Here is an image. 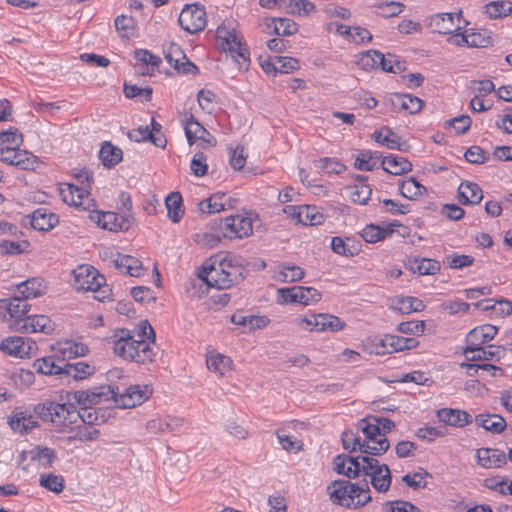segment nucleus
<instances>
[{
  "mask_svg": "<svg viewBox=\"0 0 512 512\" xmlns=\"http://www.w3.org/2000/svg\"><path fill=\"white\" fill-rule=\"evenodd\" d=\"M357 456L339 454L333 459V469L337 474L344 475L347 480H335L327 486V493L333 504L347 509H358L371 501L369 482H351L360 476Z\"/></svg>",
  "mask_w": 512,
  "mask_h": 512,
  "instance_id": "1",
  "label": "nucleus"
},
{
  "mask_svg": "<svg viewBox=\"0 0 512 512\" xmlns=\"http://www.w3.org/2000/svg\"><path fill=\"white\" fill-rule=\"evenodd\" d=\"M139 330L135 339L128 329H119L113 335V350L116 355L124 360L133 361L139 364L152 363L156 360L157 353L145 341L149 339L155 343L156 334L148 320H142L138 326Z\"/></svg>",
  "mask_w": 512,
  "mask_h": 512,
  "instance_id": "2",
  "label": "nucleus"
},
{
  "mask_svg": "<svg viewBox=\"0 0 512 512\" xmlns=\"http://www.w3.org/2000/svg\"><path fill=\"white\" fill-rule=\"evenodd\" d=\"M245 268L232 255L218 254L204 262L198 274L209 287L228 289L244 279Z\"/></svg>",
  "mask_w": 512,
  "mask_h": 512,
  "instance_id": "3",
  "label": "nucleus"
},
{
  "mask_svg": "<svg viewBox=\"0 0 512 512\" xmlns=\"http://www.w3.org/2000/svg\"><path fill=\"white\" fill-rule=\"evenodd\" d=\"M34 413L43 421L51 422L64 431L78 419H81V406L79 410L72 403H58L55 401H45L34 406Z\"/></svg>",
  "mask_w": 512,
  "mask_h": 512,
  "instance_id": "4",
  "label": "nucleus"
},
{
  "mask_svg": "<svg viewBox=\"0 0 512 512\" xmlns=\"http://www.w3.org/2000/svg\"><path fill=\"white\" fill-rule=\"evenodd\" d=\"M73 286L77 291L95 292V299L104 302L111 296V288L106 284V278L89 264L79 265L73 270Z\"/></svg>",
  "mask_w": 512,
  "mask_h": 512,
  "instance_id": "5",
  "label": "nucleus"
},
{
  "mask_svg": "<svg viewBox=\"0 0 512 512\" xmlns=\"http://www.w3.org/2000/svg\"><path fill=\"white\" fill-rule=\"evenodd\" d=\"M342 446L349 452L360 451L362 454H368L372 456H381L386 453L390 448V442L388 438L381 439L376 446L364 444L362 438L359 435V431L356 430H345L341 434Z\"/></svg>",
  "mask_w": 512,
  "mask_h": 512,
  "instance_id": "6",
  "label": "nucleus"
},
{
  "mask_svg": "<svg viewBox=\"0 0 512 512\" xmlns=\"http://www.w3.org/2000/svg\"><path fill=\"white\" fill-rule=\"evenodd\" d=\"M118 395V386L101 385L91 390H77L68 393V400H74L78 405L93 407L103 401L113 400Z\"/></svg>",
  "mask_w": 512,
  "mask_h": 512,
  "instance_id": "7",
  "label": "nucleus"
},
{
  "mask_svg": "<svg viewBox=\"0 0 512 512\" xmlns=\"http://www.w3.org/2000/svg\"><path fill=\"white\" fill-rule=\"evenodd\" d=\"M178 23L190 34L203 31L207 25V14L204 5L200 3L186 4L181 10Z\"/></svg>",
  "mask_w": 512,
  "mask_h": 512,
  "instance_id": "8",
  "label": "nucleus"
},
{
  "mask_svg": "<svg viewBox=\"0 0 512 512\" xmlns=\"http://www.w3.org/2000/svg\"><path fill=\"white\" fill-rule=\"evenodd\" d=\"M321 294L313 287L293 286L280 288L277 291V302L279 304L299 303L309 305L318 302Z\"/></svg>",
  "mask_w": 512,
  "mask_h": 512,
  "instance_id": "9",
  "label": "nucleus"
},
{
  "mask_svg": "<svg viewBox=\"0 0 512 512\" xmlns=\"http://www.w3.org/2000/svg\"><path fill=\"white\" fill-rule=\"evenodd\" d=\"M0 161L22 170H35L39 165L37 156L16 146L0 148Z\"/></svg>",
  "mask_w": 512,
  "mask_h": 512,
  "instance_id": "10",
  "label": "nucleus"
},
{
  "mask_svg": "<svg viewBox=\"0 0 512 512\" xmlns=\"http://www.w3.org/2000/svg\"><path fill=\"white\" fill-rule=\"evenodd\" d=\"M91 221L109 231H128L134 222V216H123L116 212H93L89 215Z\"/></svg>",
  "mask_w": 512,
  "mask_h": 512,
  "instance_id": "11",
  "label": "nucleus"
},
{
  "mask_svg": "<svg viewBox=\"0 0 512 512\" xmlns=\"http://www.w3.org/2000/svg\"><path fill=\"white\" fill-rule=\"evenodd\" d=\"M152 388L149 385H131L115 396V405L119 408H133L141 405L152 395Z\"/></svg>",
  "mask_w": 512,
  "mask_h": 512,
  "instance_id": "12",
  "label": "nucleus"
},
{
  "mask_svg": "<svg viewBox=\"0 0 512 512\" xmlns=\"http://www.w3.org/2000/svg\"><path fill=\"white\" fill-rule=\"evenodd\" d=\"M185 135L189 145L200 141L203 149L215 147L217 144L216 138L196 120L193 114L186 119Z\"/></svg>",
  "mask_w": 512,
  "mask_h": 512,
  "instance_id": "13",
  "label": "nucleus"
},
{
  "mask_svg": "<svg viewBox=\"0 0 512 512\" xmlns=\"http://www.w3.org/2000/svg\"><path fill=\"white\" fill-rule=\"evenodd\" d=\"M36 349V343L20 336H9L0 343V350L9 356L24 358L30 356L32 351Z\"/></svg>",
  "mask_w": 512,
  "mask_h": 512,
  "instance_id": "14",
  "label": "nucleus"
},
{
  "mask_svg": "<svg viewBox=\"0 0 512 512\" xmlns=\"http://www.w3.org/2000/svg\"><path fill=\"white\" fill-rule=\"evenodd\" d=\"M12 329L23 333L42 332L49 334L54 330V323L46 315H33L12 324Z\"/></svg>",
  "mask_w": 512,
  "mask_h": 512,
  "instance_id": "15",
  "label": "nucleus"
},
{
  "mask_svg": "<svg viewBox=\"0 0 512 512\" xmlns=\"http://www.w3.org/2000/svg\"><path fill=\"white\" fill-rule=\"evenodd\" d=\"M30 305L15 293L10 298L0 299V311H5L9 314V327L12 329V324L19 320H24L30 310Z\"/></svg>",
  "mask_w": 512,
  "mask_h": 512,
  "instance_id": "16",
  "label": "nucleus"
},
{
  "mask_svg": "<svg viewBox=\"0 0 512 512\" xmlns=\"http://www.w3.org/2000/svg\"><path fill=\"white\" fill-rule=\"evenodd\" d=\"M253 231L252 222L249 218L235 215L226 217L223 238L235 239L249 236Z\"/></svg>",
  "mask_w": 512,
  "mask_h": 512,
  "instance_id": "17",
  "label": "nucleus"
},
{
  "mask_svg": "<svg viewBox=\"0 0 512 512\" xmlns=\"http://www.w3.org/2000/svg\"><path fill=\"white\" fill-rule=\"evenodd\" d=\"M505 352L503 346L487 345L478 347H465L463 354L466 359L471 362H477L482 360H500Z\"/></svg>",
  "mask_w": 512,
  "mask_h": 512,
  "instance_id": "18",
  "label": "nucleus"
},
{
  "mask_svg": "<svg viewBox=\"0 0 512 512\" xmlns=\"http://www.w3.org/2000/svg\"><path fill=\"white\" fill-rule=\"evenodd\" d=\"M401 224L398 221L383 225L369 224L361 232V237L368 243H376L390 237L394 233V227Z\"/></svg>",
  "mask_w": 512,
  "mask_h": 512,
  "instance_id": "19",
  "label": "nucleus"
},
{
  "mask_svg": "<svg viewBox=\"0 0 512 512\" xmlns=\"http://www.w3.org/2000/svg\"><path fill=\"white\" fill-rule=\"evenodd\" d=\"M498 333V328L491 324H484L477 326L469 331V333L466 335V347H478L481 345H484L491 340L494 339V337Z\"/></svg>",
  "mask_w": 512,
  "mask_h": 512,
  "instance_id": "20",
  "label": "nucleus"
},
{
  "mask_svg": "<svg viewBox=\"0 0 512 512\" xmlns=\"http://www.w3.org/2000/svg\"><path fill=\"white\" fill-rule=\"evenodd\" d=\"M437 417L446 425L464 427L472 423V416L464 410L453 408H441L437 410Z\"/></svg>",
  "mask_w": 512,
  "mask_h": 512,
  "instance_id": "21",
  "label": "nucleus"
},
{
  "mask_svg": "<svg viewBox=\"0 0 512 512\" xmlns=\"http://www.w3.org/2000/svg\"><path fill=\"white\" fill-rule=\"evenodd\" d=\"M406 268L419 275H435L440 269V262L435 259L410 256L406 262Z\"/></svg>",
  "mask_w": 512,
  "mask_h": 512,
  "instance_id": "22",
  "label": "nucleus"
},
{
  "mask_svg": "<svg viewBox=\"0 0 512 512\" xmlns=\"http://www.w3.org/2000/svg\"><path fill=\"white\" fill-rule=\"evenodd\" d=\"M357 430L364 435V444L378 447L377 443L385 438L379 425L372 420V416L361 419L357 424Z\"/></svg>",
  "mask_w": 512,
  "mask_h": 512,
  "instance_id": "23",
  "label": "nucleus"
},
{
  "mask_svg": "<svg viewBox=\"0 0 512 512\" xmlns=\"http://www.w3.org/2000/svg\"><path fill=\"white\" fill-rule=\"evenodd\" d=\"M31 226L38 231H49L59 223V217L46 208H38L31 214Z\"/></svg>",
  "mask_w": 512,
  "mask_h": 512,
  "instance_id": "24",
  "label": "nucleus"
},
{
  "mask_svg": "<svg viewBox=\"0 0 512 512\" xmlns=\"http://www.w3.org/2000/svg\"><path fill=\"white\" fill-rule=\"evenodd\" d=\"M227 205L232 207L231 197L224 192H217L199 202L198 208L202 213L213 214L225 210Z\"/></svg>",
  "mask_w": 512,
  "mask_h": 512,
  "instance_id": "25",
  "label": "nucleus"
},
{
  "mask_svg": "<svg viewBox=\"0 0 512 512\" xmlns=\"http://www.w3.org/2000/svg\"><path fill=\"white\" fill-rule=\"evenodd\" d=\"M381 167L385 172L398 176L412 171L413 165L402 156L390 154L382 158Z\"/></svg>",
  "mask_w": 512,
  "mask_h": 512,
  "instance_id": "26",
  "label": "nucleus"
},
{
  "mask_svg": "<svg viewBox=\"0 0 512 512\" xmlns=\"http://www.w3.org/2000/svg\"><path fill=\"white\" fill-rule=\"evenodd\" d=\"M46 286L41 278H30L17 285L16 294L24 300L33 299L45 294Z\"/></svg>",
  "mask_w": 512,
  "mask_h": 512,
  "instance_id": "27",
  "label": "nucleus"
},
{
  "mask_svg": "<svg viewBox=\"0 0 512 512\" xmlns=\"http://www.w3.org/2000/svg\"><path fill=\"white\" fill-rule=\"evenodd\" d=\"M482 198V189L474 182L464 181L458 187V201L463 205L478 204Z\"/></svg>",
  "mask_w": 512,
  "mask_h": 512,
  "instance_id": "28",
  "label": "nucleus"
},
{
  "mask_svg": "<svg viewBox=\"0 0 512 512\" xmlns=\"http://www.w3.org/2000/svg\"><path fill=\"white\" fill-rule=\"evenodd\" d=\"M423 105V100L411 94L395 93L392 99V106L395 110H404L409 114L420 112Z\"/></svg>",
  "mask_w": 512,
  "mask_h": 512,
  "instance_id": "29",
  "label": "nucleus"
},
{
  "mask_svg": "<svg viewBox=\"0 0 512 512\" xmlns=\"http://www.w3.org/2000/svg\"><path fill=\"white\" fill-rule=\"evenodd\" d=\"M128 138L135 142L149 141L156 147L165 148L167 140L163 134L156 135L153 131H150L149 126H139L137 129H133L128 132Z\"/></svg>",
  "mask_w": 512,
  "mask_h": 512,
  "instance_id": "30",
  "label": "nucleus"
},
{
  "mask_svg": "<svg viewBox=\"0 0 512 512\" xmlns=\"http://www.w3.org/2000/svg\"><path fill=\"white\" fill-rule=\"evenodd\" d=\"M475 422L479 427L484 428L492 434H499L507 426L506 420L498 414L481 413L475 417Z\"/></svg>",
  "mask_w": 512,
  "mask_h": 512,
  "instance_id": "31",
  "label": "nucleus"
},
{
  "mask_svg": "<svg viewBox=\"0 0 512 512\" xmlns=\"http://www.w3.org/2000/svg\"><path fill=\"white\" fill-rule=\"evenodd\" d=\"M99 158L106 168L111 169L122 161L123 151L121 148L114 146L111 142L106 141L100 148Z\"/></svg>",
  "mask_w": 512,
  "mask_h": 512,
  "instance_id": "32",
  "label": "nucleus"
},
{
  "mask_svg": "<svg viewBox=\"0 0 512 512\" xmlns=\"http://www.w3.org/2000/svg\"><path fill=\"white\" fill-rule=\"evenodd\" d=\"M167 214L173 223H178L184 215L183 198L180 192H171L165 199Z\"/></svg>",
  "mask_w": 512,
  "mask_h": 512,
  "instance_id": "33",
  "label": "nucleus"
},
{
  "mask_svg": "<svg viewBox=\"0 0 512 512\" xmlns=\"http://www.w3.org/2000/svg\"><path fill=\"white\" fill-rule=\"evenodd\" d=\"M383 157L379 151L362 150L355 159L354 167L361 171H372Z\"/></svg>",
  "mask_w": 512,
  "mask_h": 512,
  "instance_id": "34",
  "label": "nucleus"
},
{
  "mask_svg": "<svg viewBox=\"0 0 512 512\" xmlns=\"http://www.w3.org/2000/svg\"><path fill=\"white\" fill-rule=\"evenodd\" d=\"M95 367L86 362L66 363L63 366V376H71L75 380H82L94 374Z\"/></svg>",
  "mask_w": 512,
  "mask_h": 512,
  "instance_id": "35",
  "label": "nucleus"
},
{
  "mask_svg": "<svg viewBox=\"0 0 512 512\" xmlns=\"http://www.w3.org/2000/svg\"><path fill=\"white\" fill-rule=\"evenodd\" d=\"M225 225L226 218H215L208 223L207 228L209 231L204 234L207 245L215 247L223 239Z\"/></svg>",
  "mask_w": 512,
  "mask_h": 512,
  "instance_id": "36",
  "label": "nucleus"
},
{
  "mask_svg": "<svg viewBox=\"0 0 512 512\" xmlns=\"http://www.w3.org/2000/svg\"><path fill=\"white\" fill-rule=\"evenodd\" d=\"M36 372L43 375H58L63 377V366L56 363L53 356L38 358L33 363Z\"/></svg>",
  "mask_w": 512,
  "mask_h": 512,
  "instance_id": "37",
  "label": "nucleus"
},
{
  "mask_svg": "<svg viewBox=\"0 0 512 512\" xmlns=\"http://www.w3.org/2000/svg\"><path fill=\"white\" fill-rule=\"evenodd\" d=\"M400 194L407 199H416L427 193V189L419 183L414 177L399 182Z\"/></svg>",
  "mask_w": 512,
  "mask_h": 512,
  "instance_id": "38",
  "label": "nucleus"
},
{
  "mask_svg": "<svg viewBox=\"0 0 512 512\" xmlns=\"http://www.w3.org/2000/svg\"><path fill=\"white\" fill-rule=\"evenodd\" d=\"M482 12L490 19L506 17L512 15V2L504 0L491 1L483 6Z\"/></svg>",
  "mask_w": 512,
  "mask_h": 512,
  "instance_id": "39",
  "label": "nucleus"
},
{
  "mask_svg": "<svg viewBox=\"0 0 512 512\" xmlns=\"http://www.w3.org/2000/svg\"><path fill=\"white\" fill-rule=\"evenodd\" d=\"M206 364L210 371L222 376L232 369L233 361L230 357L217 353L207 356Z\"/></svg>",
  "mask_w": 512,
  "mask_h": 512,
  "instance_id": "40",
  "label": "nucleus"
},
{
  "mask_svg": "<svg viewBox=\"0 0 512 512\" xmlns=\"http://www.w3.org/2000/svg\"><path fill=\"white\" fill-rule=\"evenodd\" d=\"M371 455L365 454V455H358L357 459L359 462V470L360 475L363 474L365 476H371L373 474H381V471L385 470L387 468V464H380V462L370 457Z\"/></svg>",
  "mask_w": 512,
  "mask_h": 512,
  "instance_id": "41",
  "label": "nucleus"
},
{
  "mask_svg": "<svg viewBox=\"0 0 512 512\" xmlns=\"http://www.w3.org/2000/svg\"><path fill=\"white\" fill-rule=\"evenodd\" d=\"M115 267L118 269H125L126 273L132 277H139L142 269L141 262L130 255H118L114 260Z\"/></svg>",
  "mask_w": 512,
  "mask_h": 512,
  "instance_id": "42",
  "label": "nucleus"
},
{
  "mask_svg": "<svg viewBox=\"0 0 512 512\" xmlns=\"http://www.w3.org/2000/svg\"><path fill=\"white\" fill-rule=\"evenodd\" d=\"M388 345L391 353L411 350L419 345V341L413 337H403L398 335L387 334Z\"/></svg>",
  "mask_w": 512,
  "mask_h": 512,
  "instance_id": "43",
  "label": "nucleus"
},
{
  "mask_svg": "<svg viewBox=\"0 0 512 512\" xmlns=\"http://www.w3.org/2000/svg\"><path fill=\"white\" fill-rule=\"evenodd\" d=\"M86 188H79L74 184L70 183H61L59 185V195L62 201L70 206H74L76 204L77 198H81L82 194L86 192Z\"/></svg>",
  "mask_w": 512,
  "mask_h": 512,
  "instance_id": "44",
  "label": "nucleus"
},
{
  "mask_svg": "<svg viewBox=\"0 0 512 512\" xmlns=\"http://www.w3.org/2000/svg\"><path fill=\"white\" fill-rule=\"evenodd\" d=\"M350 191V199L353 203L365 205L372 195V188L366 183H357L347 187Z\"/></svg>",
  "mask_w": 512,
  "mask_h": 512,
  "instance_id": "45",
  "label": "nucleus"
},
{
  "mask_svg": "<svg viewBox=\"0 0 512 512\" xmlns=\"http://www.w3.org/2000/svg\"><path fill=\"white\" fill-rule=\"evenodd\" d=\"M280 270L278 273V280L281 282H295L301 280L304 275L305 271L297 266V265H291L289 263H283L280 265Z\"/></svg>",
  "mask_w": 512,
  "mask_h": 512,
  "instance_id": "46",
  "label": "nucleus"
},
{
  "mask_svg": "<svg viewBox=\"0 0 512 512\" xmlns=\"http://www.w3.org/2000/svg\"><path fill=\"white\" fill-rule=\"evenodd\" d=\"M30 458L32 461L38 460L43 467L49 468L56 459V452L49 447L36 446L30 451Z\"/></svg>",
  "mask_w": 512,
  "mask_h": 512,
  "instance_id": "47",
  "label": "nucleus"
},
{
  "mask_svg": "<svg viewBox=\"0 0 512 512\" xmlns=\"http://www.w3.org/2000/svg\"><path fill=\"white\" fill-rule=\"evenodd\" d=\"M39 484L41 487L57 494L61 493L65 488V480L63 476L56 475L54 473L41 474Z\"/></svg>",
  "mask_w": 512,
  "mask_h": 512,
  "instance_id": "48",
  "label": "nucleus"
},
{
  "mask_svg": "<svg viewBox=\"0 0 512 512\" xmlns=\"http://www.w3.org/2000/svg\"><path fill=\"white\" fill-rule=\"evenodd\" d=\"M328 314H311L302 318H297L298 324H305L309 331H326Z\"/></svg>",
  "mask_w": 512,
  "mask_h": 512,
  "instance_id": "49",
  "label": "nucleus"
},
{
  "mask_svg": "<svg viewBox=\"0 0 512 512\" xmlns=\"http://www.w3.org/2000/svg\"><path fill=\"white\" fill-rule=\"evenodd\" d=\"M314 166L326 174H340L346 170V166L342 162L330 157L314 161Z\"/></svg>",
  "mask_w": 512,
  "mask_h": 512,
  "instance_id": "50",
  "label": "nucleus"
},
{
  "mask_svg": "<svg viewBox=\"0 0 512 512\" xmlns=\"http://www.w3.org/2000/svg\"><path fill=\"white\" fill-rule=\"evenodd\" d=\"M81 406V420L85 425H99L106 421L105 412L102 409H94L86 405Z\"/></svg>",
  "mask_w": 512,
  "mask_h": 512,
  "instance_id": "51",
  "label": "nucleus"
},
{
  "mask_svg": "<svg viewBox=\"0 0 512 512\" xmlns=\"http://www.w3.org/2000/svg\"><path fill=\"white\" fill-rule=\"evenodd\" d=\"M455 14L439 13L432 17L431 24L435 26L440 34H450L454 25Z\"/></svg>",
  "mask_w": 512,
  "mask_h": 512,
  "instance_id": "52",
  "label": "nucleus"
},
{
  "mask_svg": "<svg viewBox=\"0 0 512 512\" xmlns=\"http://www.w3.org/2000/svg\"><path fill=\"white\" fill-rule=\"evenodd\" d=\"M391 482L392 475L388 465L385 470L381 471V474L375 473L370 476L371 485L376 491L380 493L387 492L390 488Z\"/></svg>",
  "mask_w": 512,
  "mask_h": 512,
  "instance_id": "53",
  "label": "nucleus"
},
{
  "mask_svg": "<svg viewBox=\"0 0 512 512\" xmlns=\"http://www.w3.org/2000/svg\"><path fill=\"white\" fill-rule=\"evenodd\" d=\"M475 259L470 255L452 253L448 254L444 258V264L450 269L459 270L465 267L473 265Z\"/></svg>",
  "mask_w": 512,
  "mask_h": 512,
  "instance_id": "54",
  "label": "nucleus"
},
{
  "mask_svg": "<svg viewBox=\"0 0 512 512\" xmlns=\"http://www.w3.org/2000/svg\"><path fill=\"white\" fill-rule=\"evenodd\" d=\"M301 221L304 225H319L324 221V216L320 213L315 206L304 205L301 206Z\"/></svg>",
  "mask_w": 512,
  "mask_h": 512,
  "instance_id": "55",
  "label": "nucleus"
},
{
  "mask_svg": "<svg viewBox=\"0 0 512 512\" xmlns=\"http://www.w3.org/2000/svg\"><path fill=\"white\" fill-rule=\"evenodd\" d=\"M217 37L222 39V45L224 49H227L230 53H233V49L242 44V39L236 34V32L228 31L219 27L217 29Z\"/></svg>",
  "mask_w": 512,
  "mask_h": 512,
  "instance_id": "56",
  "label": "nucleus"
},
{
  "mask_svg": "<svg viewBox=\"0 0 512 512\" xmlns=\"http://www.w3.org/2000/svg\"><path fill=\"white\" fill-rule=\"evenodd\" d=\"M11 381L15 387L25 389L34 383L35 375L30 370L20 368L12 373Z\"/></svg>",
  "mask_w": 512,
  "mask_h": 512,
  "instance_id": "57",
  "label": "nucleus"
},
{
  "mask_svg": "<svg viewBox=\"0 0 512 512\" xmlns=\"http://www.w3.org/2000/svg\"><path fill=\"white\" fill-rule=\"evenodd\" d=\"M274 33L278 36H290L298 31V25L289 18L274 19Z\"/></svg>",
  "mask_w": 512,
  "mask_h": 512,
  "instance_id": "58",
  "label": "nucleus"
},
{
  "mask_svg": "<svg viewBox=\"0 0 512 512\" xmlns=\"http://www.w3.org/2000/svg\"><path fill=\"white\" fill-rule=\"evenodd\" d=\"M375 7L379 9V16L390 18L399 15L404 9V4L396 1L379 2Z\"/></svg>",
  "mask_w": 512,
  "mask_h": 512,
  "instance_id": "59",
  "label": "nucleus"
},
{
  "mask_svg": "<svg viewBox=\"0 0 512 512\" xmlns=\"http://www.w3.org/2000/svg\"><path fill=\"white\" fill-rule=\"evenodd\" d=\"M163 53L166 61L173 67L176 60L186 59V55L181 49L180 45L175 42H168L163 44Z\"/></svg>",
  "mask_w": 512,
  "mask_h": 512,
  "instance_id": "60",
  "label": "nucleus"
},
{
  "mask_svg": "<svg viewBox=\"0 0 512 512\" xmlns=\"http://www.w3.org/2000/svg\"><path fill=\"white\" fill-rule=\"evenodd\" d=\"M390 340H387V334L384 336L376 335L374 337H371L369 339V342L367 345H370L369 351L370 353H374L376 355H384V354H391L389 351L390 346L388 343Z\"/></svg>",
  "mask_w": 512,
  "mask_h": 512,
  "instance_id": "61",
  "label": "nucleus"
},
{
  "mask_svg": "<svg viewBox=\"0 0 512 512\" xmlns=\"http://www.w3.org/2000/svg\"><path fill=\"white\" fill-rule=\"evenodd\" d=\"M100 436V430L97 429L94 425H83L78 426L76 434L72 437L74 440H79L81 442H88L97 440Z\"/></svg>",
  "mask_w": 512,
  "mask_h": 512,
  "instance_id": "62",
  "label": "nucleus"
},
{
  "mask_svg": "<svg viewBox=\"0 0 512 512\" xmlns=\"http://www.w3.org/2000/svg\"><path fill=\"white\" fill-rule=\"evenodd\" d=\"M190 168L192 173L197 177L206 175L208 171L206 154L201 151L195 153L191 160Z\"/></svg>",
  "mask_w": 512,
  "mask_h": 512,
  "instance_id": "63",
  "label": "nucleus"
},
{
  "mask_svg": "<svg viewBox=\"0 0 512 512\" xmlns=\"http://www.w3.org/2000/svg\"><path fill=\"white\" fill-rule=\"evenodd\" d=\"M384 508L388 512H421L420 508L405 500L387 501L384 503Z\"/></svg>",
  "mask_w": 512,
  "mask_h": 512,
  "instance_id": "64",
  "label": "nucleus"
}]
</instances>
